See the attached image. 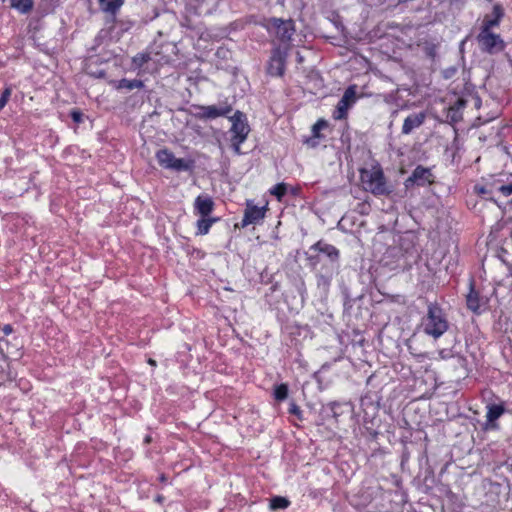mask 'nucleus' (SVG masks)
<instances>
[{"mask_svg": "<svg viewBox=\"0 0 512 512\" xmlns=\"http://www.w3.org/2000/svg\"><path fill=\"white\" fill-rule=\"evenodd\" d=\"M420 327L424 334L438 339L449 329V322L443 309L435 303H430Z\"/></svg>", "mask_w": 512, "mask_h": 512, "instance_id": "f257e3e1", "label": "nucleus"}, {"mask_svg": "<svg viewBox=\"0 0 512 512\" xmlns=\"http://www.w3.org/2000/svg\"><path fill=\"white\" fill-rule=\"evenodd\" d=\"M361 182L365 191L380 196L389 194L391 191L387 186L383 171L380 167L362 169L360 173Z\"/></svg>", "mask_w": 512, "mask_h": 512, "instance_id": "f03ea898", "label": "nucleus"}, {"mask_svg": "<svg viewBox=\"0 0 512 512\" xmlns=\"http://www.w3.org/2000/svg\"><path fill=\"white\" fill-rule=\"evenodd\" d=\"M232 127L230 132L232 133V146L237 154H240V145L247 139L250 132V127L246 121L244 113L237 111L231 118Z\"/></svg>", "mask_w": 512, "mask_h": 512, "instance_id": "7ed1b4c3", "label": "nucleus"}, {"mask_svg": "<svg viewBox=\"0 0 512 512\" xmlns=\"http://www.w3.org/2000/svg\"><path fill=\"white\" fill-rule=\"evenodd\" d=\"M268 32L282 43H288L295 32L291 19L271 18L266 24Z\"/></svg>", "mask_w": 512, "mask_h": 512, "instance_id": "20e7f679", "label": "nucleus"}, {"mask_svg": "<svg viewBox=\"0 0 512 512\" xmlns=\"http://www.w3.org/2000/svg\"><path fill=\"white\" fill-rule=\"evenodd\" d=\"M476 40L480 50L491 55L500 53L505 48L504 40L492 30H480Z\"/></svg>", "mask_w": 512, "mask_h": 512, "instance_id": "39448f33", "label": "nucleus"}, {"mask_svg": "<svg viewBox=\"0 0 512 512\" xmlns=\"http://www.w3.org/2000/svg\"><path fill=\"white\" fill-rule=\"evenodd\" d=\"M288 56V48L276 47L273 49L268 66L267 72L271 76L281 77L285 72L286 59Z\"/></svg>", "mask_w": 512, "mask_h": 512, "instance_id": "423d86ee", "label": "nucleus"}, {"mask_svg": "<svg viewBox=\"0 0 512 512\" xmlns=\"http://www.w3.org/2000/svg\"><path fill=\"white\" fill-rule=\"evenodd\" d=\"M432 182L433 174L431 173L430 169L419 165L413 170L412 174L405 180L404 185L406 189H409L414 185L425 186L431 184Z\"/></svg>", "mask_w": 512, "mask_h": 512, "instance_id": "0eeeda50", "label": "nucleus"}, {"mask_svg": "<svg viewBox=\"0 0 512 512\" xmlns=\"http://www.w3.org/2000/svg\"><path fill=\"white\" fill-rule=\"evenodd\" d=\"M355 100L356 90L354 86H351L345 90L342 98L339 100L333 115L334 119L340 120L345 118L348 109L355 102Z\"/></svg>", "mask_w": 512, "mask_h": 512, "instance_id": "6e6552de", "label": "nucleus"}, {"mask_svg": "<svg viewBox=\"0 0 512 512\" xmlns=\"http://www.w3.org/2000/svg\"><path fill=\"white\" fill-rule=\"evenodd\" d=\"M265 212L266 210L264 207H258L248 201L241 226L246 227L250 224H258L265 217Z\"/></svg>", "mask_w": 512, "mask_h": 512, "instance_id": "1a4fd4ad", "label": "nucleus"}, {"mask_svg": "<svg viewBox=\"0 0 512 512\" xmlns=\"http://www.w3.org/2000/svg\"><path fill=\"white\" fill-rule=\"evenodd\" d=\"M504 15L505 12L502 5L498 3L494 4L492 12L484 16L480 30H492V28L498 27Z\"/></svg>", "mask_w": 512, "mask_h": 512, "instance_id": "9d476101", "label": "nucleus"}, {"mask_svg": "<svg viewBox=\"0 0 512 512\" xmlns=\"http://www.w3.org/2000/svg\"><path fill=\"white\" fill-rule=\"evenodd\" d=\"M505 408L503 405L490 404L487 406L486 421L483 424V429L486 431L498 429L497 419L504 414Z\"/></svg>", "mask_w": 512, "mask_h": 512, "instance_id": "9b49d317", "label": "nucleus"}, {"mask_svg": "<svg viewBox=\"0 0 512 512\" xmlns=\"http://www.w3.org/2000/svg\"><path fill=\"white\" fill-rule=\"evenodd\" d=\"M201 113L198 115L200 119H215L217 117L226 116L231 112L232 107L227 104H223L220 106L210 105V106H202Z\"/></svg>", "mask_w": 512, "mask_h": 512, "instance_id": "f8f14e48", "label": "nucleus"}, {"mask_svg": "<svg viewBox=\"0 0 512 512\" xmlns=\"http://www.w3.org/2000/svg\"><path fill=\"white\" fill-rule=\"evenodd\" d=\"M193 206L195 213L200 217H208L214 209V201L209 195H199Z\"/></svg>", "mask_w": 512, "mask_h": 512, "instance_id": "ddd939ff", "label": "nucleus"}, {"mask_svg": "<svg viewBox=\"0 0 512 512\" xmlns=\"http://www.w3.org/2000/svg\"><path fill=\"white\" fill-rule=\"evenodd\" d=\"M426 114L424 112L413 113L407 116L402 126V133L410 134L414 129L419 128L425 121Z\"/></svg>", "mask_w": 512, "mask_h": 512, "instance_id": "4468645a", "label": "nucleus"}, {"mask_svg": "<svg viewBox=\"0 0 512 512\" xmlns=\"http://www.w3.org/2000/svg\"><path fill=\"white\" fill-rule=\"evenodd\" d=\"M311 249L325 254L332 262H337L339 258L338 249L323 241H318L311 247Z\"/></svg>", "mask_w": 512, "mask_h": 512, "instance_id": "2eb2a0df", "label": "nucleus"}, {"mask_svg": "<svg viewBox=\"0 0 512 512\" xmlns=\"http://www.w3.org/2000/svg\"><path fill=\"white\" fill-rule=\"evenodd\" d=\"M125 0H98L103 12L115 15L124 4Z\"/></svg>", "mask_w": 512, "mask_h": 512, "instance_id": "dca6fc26", "label": "nucleus"}, {"mask_svg": "<svg viewBox=\"0 0 512 512\" xmlns=\"http://www.w3.org/2000/svg\"><path fill=\"white\" fill-rule=\"evenodd\" d=\"M156 158L162 167L171 169L175 156L167 149H162L157 152Z\"/></svg>", "mask_w": 512, "mask_h": 512, "instance_id": "f3484780", "label": "nucleus"}, {"mask_svg": "<svg viewBox=\"0 0 512 512\" xmlns=\"http://www.w3.org/2000/svg\"><path fill=\"white\" fill-rule=\"evenodd\" d=\"M216 218H211V217H201L198 221H197V234L199 235H206L212 224L214 222H216Z\"/></svg>", "mask_w": 512, "mask_h": 512, "instance_id": "a211bd4d", "label": "nucleus"}, {"mask_svg": "<svg viewBox=\"0 0 512 512\" xmlns=\"http://www.w3.org/2000/svg\"><path fill=\"white\" fill-rule=\"evenodd\" d=\"M467 307L474 313H480L481 300L476 292L471 291L467 295Z\"/></svg>", "mask_w": 512, "mask_h": 512, "instance_id": "6ab92c4d", "label": "nucleus"}, {"mask_svg": "<svg viewBox=\"0 0 512 512\" xmlns=\"http://www.w3.org/2000/svg\"><path fill=\"white\" fill-rule=\"evenodd\" d=\"M290 504V501L281 496H275L270 500L269 507L271 510L286 509Z\"/></svg>", "mask_w": 512, "mask_h": 512, "instance_id": "aec40b11", "label": "nucleus"}, {"mask_svg": "<svg viewBox=\"0 0 512 512\" xmlns=\"http://www.w3.org/2000/svg\"><path fill=\"white\" fill-rule=\"evenodd\" d=\"M12 8L18 10L22 14H26L32 10L33 0H18L12 4Z\"/></svg>", "mask_w": 512, "mask_h": 512, "instance_id": "412c9836", "label": "nucleus"}, {"mask_svg": "<svg viewBox=\"0 0 512 512\" xmlns=\"http://www.w3.org/2000/svg\"><path fill=\"white\" fill-rule=\"evenodd\" d=\"M143 87V83L142 81L140 80H128V79H122L120 82H119V88H126L128 90H133V89H139Z\"/></svg>", "mask_w": 512, "mask_h": 512, "instance_id": "4be33fe9", "label": "nucleus"}, {"mask_svg": "<svg viewBox=\"0 0 512 512\" xmlns=\"http://www.w3.org/2000/svg\"><path fill=\"white\" fill-rule=\"evenodd\" d=\"M288 396V386L286 384H280L276 386L274 390V397L278 401H283Z\"/></svg>", "mask_w": 512, "mask_h": 512, "instance_id": "5701e85b", "label": "nucleus"}, {"mask_svg": "<svg viewBox=\"0 0 512 512\" xmlns=\"http://www.w3.org/2000/svg\"><path fill=\"white\" fill-rule=\"evenodd\" d=\"M286 192L287 185L285 183H279L270 190V193L274 195L279 201H281Z\"/></svg>", "mask_w": 512, "mask_h": 512, "instance_id": "b1692460", "label": "nucleus"}, {"mask_svg": "<svg viewBox=\"0 0 512 512\" xmlns=\"http://www.w3.org/2000/svg\"><path fill=\"white\" fill-rule=\"evenodd\" d=\"M12 94V88L6 87L0 96V111L5 107Z\"/></svg>", "mask_w": 512, "mask_h": 512, "instance_id": "393cba45", "label": "nucleus"}, {"mask_svg": "<svg viewBox=\"0 0 512 512\" xmlns=\"http://www.w3.org/2000/svg\"><path fill=\"white\" fill-rule=\"evenodd\" d=\"M189 168V165L184 159L176 158L173 161V165L171 169L177 170V171H185Z\"/></svg>", "mask_w": 512, "mask_h": 512, "instance_id": "a878e982", "label": "nucleus"}, {"mask_svg": "<svg viewBox=\"0 0 512 512\" xmlns=\"http://www.w3.org/2000/svg\"><path fill=\"white\" fill-rule=\"evenodd\" d=\"M150 59L149 54H137L133 57V64L137 67H142Z\"/></svg>", "mask_w": 512, "mask_h": 512, "instance_id": "bb28decb", "label": "nucleus"}, {"mask_svg": "<svg viewBox=\"0 0 512 512\" xmlns=\"http://www.w3.org/2000/svg\"><path fill=\"white\" fill-rule=\"evenodd\" d=\"M498 191L504 196L509 197L512 195V181L498 187Z\"/></svg>", "mask_w": 512, "mask_h": 512, "instance_id": "cd10ccee", "label": "nucleus"}, {"mask_svg": "<svg viewBox=\"0 0 512 512\" xmlns=\"http://www.w3.org/2000/svg\"><path fill=\"white\" fill-rule=\"evenodd\" d=\"M70 115L75 123H81L83 120V113L79 110H72Z\"/></svg>", "mask_w": 512, "mask_h": 512, "instance_id": "c85d7f7f", "label": "nucleus"}, {"mask_svg": "<svg viewBox=\"0 0 512 512\" xmlns=\"http://www.w3.org/2000/svg\"><path fill=\"white\" fill-rule=\"evenodd\" d=\"M326 126V122L324 120L317 121L313 127L312 132L315 136H318L319 131Z\"/></svg>", "mask_w": 512, "mask_h": 512, "instance_id": "c756f323", "label": "nucleus"}, {"mask_svg": "<svg viewBox=\"0 0 512 512\" xmlns=\"http://www.w3.org/2000/svg\"><path fill=\"white\" fill-rule=\"evenodd\" d=\"M474 190L475 192L478 194V195H486L488 194L490 191L487 189L486 186H480V185H476L474 187Z\"/></svg>", "mask_w": 512, "mask_h": 512, "instance_id": "7c9ffc66", "label": "nucleus"}, {"mask_svg": "<svg viewBox=\"0 0 512 512\" xmlns=\"http://www.w3.org/2000/svg\"><path fill=\"white\" fill-rule=\"evenodd\" d=\"M289 412L294 415H299L301 413V410L295 403H291Z\"/></svg>", "mask_w": 512, "mask_h": 512, "instance_id": "2f4dec72", "label": "nucleus"}, {"mask_svg": "<svg viewBox=\"0 0 512 512\" xmlns=\"http://www.w3.org/2000/svg\"><path fill=\"white\" fill-rule=\"evenodd\" d=\"M12 331H13V328H12V326H11V325H9V324H7V325H5V326L3 327V332H4V334H5V335H9V334H11V333H12Z\"/></svg>", "mask_w": 512, "mask_h": 512, "instance_id": "473e14b6", "label": "nucleus"}, {"mask_svg": "<svg viewBox=\"0 0 512 512\" xmlns=\"http://www.w3.org/2000/svg\"><path fill=\"white\" fill-rule=\"evenodd\" d=\"M148 363H149L150 365H152V366H155V365H156V362H155V360H153V359H149V360H148Z\"/></svg>", "mask_w": 512, "mask_h": 512, "instance_id": "72a5a7b5", "label": "nucleus"}, {"mask_svg": "<svg viewBox=\"0 0 512 512\" xmlns=\"http://www.w3.org/2000/svg\"><path fill=\"white\" fill-rule=\"evenodd\" d=\"M150 441H151V438H150L149 436H147V437L145 438V442H146V443H149Z\"/></svg>", "mask_w": 512, "mask_h": 512, "instance_id": "f704fd0d", "label": "nucleus"}, {"mask_svg": "<svg viewBox=\"0 0 512 512\" xmlns=\"http://www.w3.org/2000/svg\"><path fill=\"white\" fill-rule=\"evenodd\" d=\"M297 57H298V61L301 62L302 61V56L298 53Z\"/></svg>", "mask_w": 512, "mask_h": 512, "instance_id": "c9c22d12", "label": "nucleus"}, {"mask_svg": "<svg viewBox=\"0 0 512 512\" xmlns=\"http://www.w3.org/2000/svg\"><path fill=\"white\" fill-rule=\"evenodd\" d=\"M162 499H163V498H162V496H158L156 500H157L158 502H161V501H162Z\"/></svg>", "mask_w": 512, "mask_h": 512, "instance_id": "e433bc0d", "label": "nucleus"}, {"mask_svg": "<svg viewBox=\"0 0 512 512\" xmlns=\"http://www.w3.org/2000/svg\"><path fill=\"white\" fill-rule=\"evenodd\" d=\"M160 480H161V481H164V480H165V476H164V475H162V476L160 477Z\"/></svg>", "mask_w": 512, "mask_h": 512, "instance_id": "4c0bfd02", "label": "nucleus"}]
</instances>
